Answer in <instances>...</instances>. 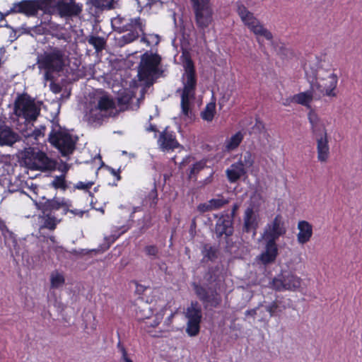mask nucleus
I'll list each match as a JSON object with an SVG mask.
<instances>
[{
	"instance_id": "61",
	"label": "nucleus",
	"mask_w": 362,
	"mask_h": 362,
	"mask_svg": "<svg viewBox=\"0 0 362 362\" xmlns=\"http://www.w3.org/2000/svg\"><path fill=\"white\" fill-rule=\"evenodd\" d=\"M147 132H153L155 133L159 132V131L157 129L156 125H153L152 124H150L149 127L146 128Z\"/></svg>"
},
{
	"instance_id": "26",
	"label": "nucleus",
	"mask_w": 362,
	"mask_h": 362,
	"mask_svg": "<svg viewBox=\"0 0 362 362\" xmlns=\"http://www.w3.org/2000/svg\"><path fill=\"white\" fill-rule=\"evenodd\" d=\"M314 92L315 90L310 88V90L295 94L291 97V102L301 105L310 110L312 109L310 104L313 100Z\"/></svg>"
},
{
	"instance_id": "59",
	"label": "nucleus",
	"mask_w": 362,
	"mask_h": 362,
	"mask_svg": "<svg viewBox=\"0 0 362 362\" xmlns=\"http://www.w3.org/2000/svg\"><path fill=\"white\" fill-rule=\"evenodd\" d=\"M256 315H257V309L256 308L247 310L245 312V315H250V316L255 317Z\"/></svg>"
},
{
	"instance_id": "31",
	"label": "nucleus",
	"mask_w": 362,
	"mask_h": 362,
	"mask_svg": "<svg viewBox=\"0 0 362 362\" xmlns=\"http://www.w3.org/2000/svg\"><path fill=\"white\" fill-rule=\"evenodd\" d=\"M115 108V103L112 98L107 95H103L99 98L96 110L101 112H106Z\"/></svg>"
},
{
	"instance_id": "60",
	"label": "nucleus",
	"mask_w": 362,
	"mask_h": 362,
	"mask_svg": "<svg viewBox=\"0 0 362 362\" xmlns=\"http://www.w3.org/2000/svg\"><path fill=\"white\" fill-rule=\"evenodd\" d=\"M174 315H175V313H171L170 315L165 319V324H166L167 325H170L172 322Z\"/></svg>"
},
{
	"instance_id": "30",
	"label": "nucleus",
	"mask_w": 362,
	"mask_h": 362,
	"mask_svg": "<svg viewBox=\"0 0 362 362\" xmlns=\"http://www.w3.org/2000/svg\"><path fill=\"white\" fill-rule=\"evenodd\" d=\"M244 139V134L241 131L237 132L225 142V149L228 152L235 150L242 143Z\"/></svg>"
},
{
	"instance_id": "23",
	"label": "nucleus",
	"mask_w": 362,
	"mask_h": 362,
	"mask_svg": "<svg viewBox=\"0 0 362 362\" xmlns=\"http://www.w3.org/2000/svg\"><path fill=\"white\" fill-rule=\"evenodd\" d=\"M317 143V160L320 163H326L330 156V149L327 133L320 135L315 138Z\"/></svg>"
},
{
	"instance_id": "29",
	"label": "nucleus",
	"mask_w": 362,
	"mask_h": 362,
	"mask_svg": "<svg viewBox=\"0 0 362 362\" xmlns=\"http://www.w3.org/2000/svg\"><path fill=\"white\" fill-rule=\"evenodd\" d=\"M122 30L125 32L139 31L141 33H144L145 24L142 23L140 17L130 18L129 22L123 25Z\"/></svg>"
},
{
	"instance_id": "25",
	"label": "nucleus",
	"mask_w": 362,
	"mask_h": 362,
	"mask_svg": "<svg viewBox=\"0 0 362 362\" xmlns=\"http://www.w3.org/2000/svg\"><path fill=\"white\" fill-rule=\"evenodd\" d=\"M308 119L310 124V128L313 134L316 137L323 135L327 132L324 124L320 120L315 111L311 109L308 113Z\"/></svg>"
},
{
	"instance_id": "40",
	"label": "nucleus",
	"mask_w": 362,
	"mask_h": 362,
	"mask_svg": "<svg viewBox=\"0 0 362 362\" xmlns=\"http://www.w3.org/2000/svg\"><path fill=\"white\" fill-rule=\"evenodd\" d=\"M200 324L198 322H187L186 333L189 337H195L199 334L200 332Z\"/></svg>"
},
{
	"instance_id": "6",
	"label": "nucleus",
	"mask_w": 362,
	"mask_h": 362,
	"mask_svg": "<svg viewBox=\"0 0 362 362\" xmlns=\"http://www.w3.org/2000/svg\"><path fill=\"white\" fill-rule=\"evenodd\" d=\"M48 141L63 156L72 154L76 148V141L72 135L67 129L62 128L58 122L52 123Z\"/></svg>"
},
{
	"instance_id": "54",
	"label": "nucleus",
	"mask_w": 362,
	"mask_h": 362,
	"mask_svg": "<svg viewBox=\"0 0 362 362\" xmlns=\"http://www.w3.org/2000/svg\"><path fill=\"white\" fill-rule=\"evenodd\" d=\"M0 230L4 236V238H6V233H8L9 229L6 226V223L4 221L0 218Z\"/></svg>"
},
{
	"instance_id": "50",
	"label": "nucleus",
	"mask_w": 362,
	"mask_h": 362,
	"mask_svg": "<svg viewBox=\"0 0 362 362\" xmlns=\"http://www.w3.org/2000/svg\"><path fill=\"white\" fill-rule=\"evenodd\" d=\"M46 131L45 126L41 125L39 128H36L33 132V136L35 139H37L40 137L44 136Z\"/></svg>"
},
{
	"instance_id": "17",
	"label": "nucleus",
	"mask_w": 362,
	"mask_h": 362,
	"mask_svg": "<svg viewBox=\"0 0 362 362\" xmlns=\"http://www.w3.org/2000/svg\"><path fill=\"white\" fill-rule=\"evenodd\" d=\"M234 232L233 221L229 214L223 213L218 218L214 228V233L219 240L224 238L226 240L233 235Z\"/></svg>"
},
{
	"instance_id": "45",
	"label": "nucleus",
	"mask_w": 362,
	"mask_h": 362,
	"mask_svg": "<svg viewBox=\"0 0 362 362\" xmlns=\"http://www.w3.org/2000/svg\"><path fill=\"white\" fill-rule=\"evenodd\" d=\"M117 346L119 351L121 353V358H119V362H133L132 359L128 354L127 349L120 341L118 342Z\"/></svg>"
},
{
	"instance_id": "58",
	"label": "nucleus",
	"mask_w": 362,
	"mask_h": 362,
	"mask_svg": "<svg viewBox=\"0 0 362 362\" xmlns=\"http://www.w3.org/2000/svg\"><path fill=\"white\" fill-rule=\"evenodd\" d=\"M148 39L150 40L151 42H152V45H158L160 42V38L158 35L150 34L148 35Z\"/></svg>"
},
{
	"instance_id": "9",
	"label": "nucleus",
	"mask_w": 362,
	"mask_h": 362,
	"mask_svg": "<svg viewBox=\"0 0 362 362\" xmlns=\"http://www.w3.org/2000/svg\"><path fill=\"white\" fill-rule=\"evenodd\" d=\"M48 4L47 14L49 16L71 18L78 16L83 11V4L76 0H48Z\"/></svg>"
},
{
	"instance_id": "35",
	"label": "nucleus",
	"mask_w": 362,
	"mask_h": 362,
	"mask_svg": "<svg viewBox=\"0 0 362 362\" xmlns=\"http://www.w3.org/2000/svg\"><path fill=\"white\" fill-rule=\"evenodd\" d=\"M50 185L55 189H61L64 192L66 191L68 188L64 175L54 177Z\"/></svg>"
},
{
	"instance_id": "49",
	"label": "nucleus",
	"mask_w": 362,
	"mask_h": 362,
	"mask_svg": "<svg viewBox=\"0 0 362 362\" xmlns=\"http://www.w3.org/2000/svg\"><path fill=\"white\" fill-rule=\"evenodd\" d=\"M94 185V182L93 181H88L86 182H78L75 185V188L78 189H83L85 191H89V189L92 187V186Z\"/></svg>"
},
{
	"instance_id": "39",
	"label": "nucleus",
	"mask_w": 362,
	"mask_h": 362,
	"mask_svg": "<svg viewBox=\"0 0 362 362\" xmlns=\"http://www.w3.org/2000/svg\"><path fill=\"white\" fill-rule=\"evenodd\" d=\"M57 200L59 203H65L67 205L68 213L72 214L74 216H77L79 217H83L84 214V211L80 209H71L72 206V202L69 199H67L64 197H57Z\"/></svg>"
},
{
	"instance_id": "24",
	"label": "nucleus",
	"mask_w": 362,
	"mask_h": 362,
	"mask_svg": "<svg viewBox=\"0 0 362 362\" xmlns=\"http://www.w3.org/2000/svg\"><path fill=\"white\" fill-rule=\"evenodd\" d=\"M297 242L300 245H305L308 243L313 235V226L308 221L302 220L298 222Z\"/></svg>"
},
{
	"instance_id": "56",
	"label": "nucleus",
	"mask_w": 362,
	"mask_h": 362,
	"mask_svg": "<svg viewBox=\"0 0 362 362\" xmlns=\"http://www.w3.org/2000/svg\"><path fill=\"white\" fill-rule=\"evenodd\" d=\"M107 168L110 172V173L116 177L117 181L121 180L120 170H115L114 168H111L110 166H107Z\"/></svg>"
},
{
	"instance_id": "15",
	"label": "nucleus",
	"mask_w": 362,
	"mask_h": 362,
	"mask_svg": "<svg viewBox=\"0 0 362 362\" xmlns=\"http://www.w3.org/2000/svg\"><path fill=\"white\" fill-rule=\"evenodd\" d=\"M192 287L198 298L204 303L214 308L218 307L221 303V296L216 288L206 289L203 286L193 283Z\"/></svg>"
},
{
	"instance_id": "53",
	"label": "nucleus",
	"mask_w": 362,
	"mask_h": 362,
	"mask_svg": "<svg viewBox=\"0 0 362 362\" xmlns=\"http://www.w3.org/2000/svg\"><path fill=\"white\" fill-rule=\"evenodd\" d=\"M279 308V305L276 301H273L270 305H269L266 310L270 314L271 316H273L276 314V310Z\"/></svg>"
},
{
	"instance_id": "57",
	"label": "nucleus",
	"mask_w": 362,
	"mask_h": 362,
	"mask_svg": "<svg viewBox=\"0 0 362 362\" xmlns=\"http://www.w3.org/2000/svg\"><path fill=\"white\" fill-rule=\"evenodd\" d=\"M141 42L146 44L147 46L152 45V42H151L150 40L148 39V35H146L145 33V30L144 31V33H141Z\"/></svg>"
},
{
	"instance_id": "63",
	"label": "nucleus",
	"mask_w": 362,
	"mask_h": 362,
	"mask_svg": "<svg viewBox=\"0 0 362 362\" xmlns=\"http://www.w3.org/2000/svg\"><path fill=\"white\" fill-rule=\"evenodd\" d=\"M290 99H291V97H290L289 98H287V99H286V102H285V103H284V105H289V103H291Z\"/></svg>"
},
{
	"instance_id": "33",
	"label": "nucleus",
	"mask_w": 362,
	"mask_h": 362,
	"mask_svg": "<svg viewBox=\"0 0 362 362\" xmlns=\"http://www.w3.org/2000/svg\"><path fill=\"white\" fill-rule=\"evenodd\" d=\"M204 258L208 260L214 261L217 258L218 249L210 244H204L202 250Z\"/></svg>"
},
{
	"instance_id": "8",
	"label": "nucleus",
	"mask_w": 362,
	"mask_h": 362,
	"mask_svg": "<svg viewBox=\"0 0 362 362\" xmlns=\"http://www.w3.org/2000/svg\"><path fill=\"white\" fill-rule=\"evenodd\" d=\"M235 6L238 15L250 32L257 37H264L267 40L273 39L272 33L264 27L259 20L241 1H237Z\"/></svg>"
},
{
	"instance_id": "10",
	"label": "nucleus",
	"mask_w": 362,
	"mask_h": 362,
	"mask_svg": "<svg viewBox=\"0 0 362 362\" xmlns=\"http://www.w3.org/2000/svg\"><path fill=\"white\" fill-rule=\"evenodd\" d=\"M48 0H21L13 4L6 15L21 13L26 17H36L40 11L47 14Z\"/></svg>"
},
{
	"instance_id": "22",
	"label": "nucleus",
	"mask_w": 362,
	"mask_h": 362,
	"mask_svg": "<svg viewBox=\"0 0 362 362\" xmlns=\"http://www.w3.org/2000/svg\"><path fill=\"white\" fill-rule=\"evenodd\" d=\"M264 240L265 241V250L260 254L259 259L263 264L267 265L275 262L279 255V249L276 241L268 239Z\"/></svg>"
},
{
	"instance_id": "55",
	"label": "nucleus",
	"mask_w": 362,
	"mask_h": 362,
	"mask_svg": "<svg viewBox=\"0 0 362 362\" xmlns=\"http://www.w3.org/2000/svg\"><path fill=\"white\" fill-rule=\"evenodd\" d=\"M239 207H240V204L238 203L233 204V205L232 206L231 212H230V214H229V217H231V220L233 221L234 220V218L235 217L237 211L238 210Z\"/></svg>"
},
{
	"instance_id": "36",
	"label": "nucleus",
	"mask_w": 362,
	"mask_h": 362,
	"mask_svg": "<svg viewBox=\"0 0 362 362\" xmlns=\"http://www.w3.org/2000/svg\"><path fill=\"white\" fill-rule=\"evenodd\" d=\"M206 167V162L199 160L194 163L189 168L188 173V179H196L197 174Z\"/></svg>"
},
{
	"instance_id": "13",
	"label": "nucleus",
	"mask_w": 362,
	"mask_h": 362,
	"mask_svg": "<svg viewBox=\"0 0 362 362\" xmlns=\"http://www.w3.org/2000/svg\"><path fill=\"white\" fill-rule=\"evenodd\" d=\"M301 279L291 272H282L272 281V288L277 291H296L300 287Z\"/></svg>"
},
{
	"instance_id": "19",
	"label": "nucleus",
	"mask_w": 362,
	"mask_h": 362,
	"mask_svg": "<svg viewBox=\"0 0 362 362\" xmlns=\"http://www.w3.org/2000/svg\"><path fill=\"white\" fill-rule=\"evenodd\" d=\"M157 143L160 149L163 151H174L180 146L175 132L170 130L168 127L159 132Z\"/></svg>"
},
{
	"instance_id": "43",
	"label": "nucleus",
	"mask_w": 362,
	"mask_h": 362,
	"mask_svg": "<svg viewBox=\"0 0 362 362\" xmlns=\"http://www.w3.org/2000/svg\"><path fill=\"white\" fill-rule=\"evenodd\" d=\"M146 199L149 201L151 207H155L156 206L158 201V191L155 183L153 184V189H151L148 194L147 195Z\"/></svg>"
},
{
	"instance_id": "51",
	"label": "nucleus",
	"mask_w": 362,
	"mask_h": 362,
	"mask_svg": "<svg viewBox=\"0 0 362 362\" xmlns=\"http://www.w3.org/2000/svg\"><path fill=\"white\" fill-rule=\"evenodd\" d=\"M197 210L200 213H205V212H208V211H212L211 207L210 206V203H209V201L207 202H205V203L199 204L197 206Z\"/></svg>"
},
{
	"instance_id": "41",
	"label": "nucleus",
	"mask_w": 362,
	"mask_h": 362,
	"mask_svg": "<svg viewBox=\"0 0 362 362\" xmlns=\"http://www.w3.org/2000/svg\"><path fill=\"white\" fill-rule=\"evenodd\" d=\"M238 161H241L243 168L245 169L250 168L255 163V157L250 151H246L243 158H240Z\"/></svg>"
},
{
	"instance_id": "38",
	"label": "nucleus",
	"mask_w": 362,
	"mask_h": 362,
	"mask_svg": "<svg viewBox=\"0 0 362 362\" xmlns=\"http://www.w3.org/2000/svg\"><path fill=\"white\" fill-rule=\"evenodd\" d=\"M136 314L138 320L142 321L143 322L144 321H146L150 318V316L152 314V311L150 306L145 305V307L142 308L138 307V308L136 310Z\"/></svg>"
},
{
	"instance_id": "32",
	"label": "nucleus",
	"mask_w": 362,
	"mask_h": 362,
	"mask_svg": "<svg viewBox=\"0 0 362 362\" xmlns=\"http://www.w3.org/2000/svg\"><path fill=\"white\" fill-rule=\"evenodd\" d=\"M216 114V103L211 102L206 104L204 110L202 111L200 115L203 120L208 122H211Z\"/></svg>"
},
{
	"instance_id": "34",
	"label": "nucleus",
	"mask_w": 362,
	"mask_h": 362,
	"mask_svg": "<svg viewBox=\"0 0 362 362\" xmlns=\"http://www.w3.org/2000/svg\"><path fill=\"white\" fill-rule=\"evenodd\" d=\"M212 211L223 208L229 203V199L225 198L222 194H218L216 198L209 200Z\"/></svg>"
},
{
	"instance_id": "64",
	"label": "nucleus",
	"mask_w": 362,
	"mask_h": 362,
	"mask_svg": "<svg viewBox=\"0 0 362 362\" xmlns=\"http://www.w3.org/2000/svg\"><path fill=\"white\" fill-rule=\"evenodd\" d=\"M110 247V245H107L105 250H107Z\"/></svg>"
},
{
	"instance_id": "14",
	"label": "nucleus",
	"mask_w": 362,
	"mask_h": 362,
	"mask_svg": "<svg viewBox=\"0 0 362 362\" xmlns=\"http://www.w3.org/2000/svg\"><path fill=\"white\" fill-rule=\"evenodd\" d=\"M286 226L281 214H278L272 221L268 223L264 230L263 239L277 241L286 233Z\"/></svg>"
},
{
	"instance_id": "46",
	"label": "nucleus",
	"mask_w": 362,
	"mask_h": 362,
	"mask_svg": "<svg viewBox=\"0 0 362 362\" xmlns=\"http://www.w3.org/2000/svg\"><path fill=\"white\" fill-rule=\"evenodd\" d=\"M139 31L128 32L122 37V41L124 44H129L139 38Z\"/></svg>"
},
{
	"instance_id": "16",
	"label": "nucleus",
	"mask_w": 362,
	"mask_h": 362,
	"mask_svg": "<svg viewBox=\"0 0 362 362\" xmlns=\"http://www.w3.org/2000/svg\"><path fill=\"white\" fill-rule=\"evenodd\" d=\"M28 159V165L31 169L46 171L55 168V162L49 158L43 151H37L35 152L32 151L30 156Z\"/></svg>"
},
{
	"instance_id": "4",
	"label": "nucleus",
	"mask_w": 362,
	"mask_h": 362,
	"mask_svg": "<svg viewBox=\"0 0 362 362\" xmlns=\"http://www.w3.org/2000/svg\"><path fill=\"white\" fill-rule=\"evenodd\" d=\"M45 201L40 202L37 208L41 214L39 215L40 232L47 229L49 231H54L59 223L62 221V218H59L56 214L57 211L61 210L62 216L68 214L67 205L65 203H59L57 200V197L52 199H44Z\"/></svg>"
},
{
	"instance_id": "47",
	"label": "nucleus",
	"mask_w": 362,
	"mask_h": 362,
	"mask_svg": "<svg viewBox=\"0 0 362 362\" xmlns=\"http://www.w3.org/2000/svg\"><path fill=\"white\" fill-rule=\"evenodd\" d=\"M4 238V243L6 246L11 247L13 246L15 247L17 245V240L16 238V236L13 232L11 230H8V233H6V239Z\"/></svg>"
},
{
	"instance_id": "12",
	"label": "nucleus",
	"mask_w": 362,
	"mask_h": 362,
	"mask_svg": "<svg viewBox=\"0 0 362 362\" xmlns=\"http://www.w3.org/2000/svg\"><path fill=\"white\" fill-rule=\"evenodd\" d=\"M197 26L205 29L213 21V8L210 0H190Z\"/></svg>"
},
{
	"instance_id": "18",
	"label": "nucleus",
	"mask_w": 362,
	"mask_h": 362,
	"mask_svg": "<svg viewBox=\"0 0 362 362\" xmlns=\"http://www.w3.org/2000/svg\"><path fill=\"white\" fill-rule=\"evenodd\" d=\"M167 307H163L159 311H158L153 320L148 318L147 320L144 321L141 324V329L147 332L151 337L154 338H159L163 337L164 331L162 329L153 330L154 328L157 327L162 322Z\"/></svg>"
},
{
	"instance_id": "5",
	"label": "nucleus",
	"mask_w": 362,
	"mask_h": 362,
	"mask_svg": "<svg viewBox=\"0 0 362 362\" xmlns=\"http://www.w3.org/2000/svg\"><path fill=\"white\" fill-rule=\"evenodd\" d=\"M41 108L26 93H18L13 103V113L18 117L23 119L25 123L29 124L37 120Z\"/></svg>"
},
{
	"instance_id": "2",
	"label": "nucleus",
	"mask_w": 362,
	"mask_h": 362,
	"mask_svg": "<svg viewBox=\"0 0 362 362\" xmlns=\"http://www.w3.org/2000/svg\"><path fill=\"white\" fill-rule=\"evenodd\" d=\"M310 64L305 63L304 70L306 77L310 84V88L320 93L323 96L335 98L337 95V84L339 78L334 71L319 69L311 71L310 74L308 69Z\"/></svg>"
},
{
	"instance_id": "44",
	"label": "nucleus",
	"mask_w": 362,
	"mask_h": 362,
	"mask_svg": "<svg viewBox=\"0 0 362 362\" xmlns=\"http://www.w3.org/2000/svg\"><path fill=\"white\" fill-rule=\"evenodd\" d=\"M50 281L52 288H58L64 284L65 279L62 274L57 273L52 274Z\"/></svg>"
},
{
	"instance_id": "28",
	"label": "nucleus",
	"mask_w": 362,
	"mask_h": 362,
	"mask_svg": "<svg viewBox=\"0 0 362 362\" xmlns=\"http://www.w3.org/2000/svg\"><path fill=\"white\" fill-rule=\"evenodd\" d=\"M188 322H201L202 319V307L197 301H192L185 312Z\"/></svg>"
},
{
	"instance_id": "20",
	"label": "nucleus",
	"mask_w": 362,
	"mask_h": 362,
	"mask_svg": "<svg viewBox=\"0 0 362 362\" xmlns=\"http://www.w3.org/2000/svg\"><path fill=\"white\" fill-rule=\"evenodd\" d=\"M21 139L20 135L6 122L0 123V146H12Z\"/></svg>"
},
{
	"instance_id": "52",
	"label": "nucleus",
	"mask_w": 362,
	"mask_h": 362,
	"mask_svg": "<svg viewBox=\"0 0 362 362\" xmlns=\"http://www.w3.org/2000/svg\"><path fill=\"white\" fill-rule=\"evenodd\" d=\"M50 82L49 88L52 93L57 94L62 91V87L59 83L54 82V79L49 81Z\"/></svg>"
},
{
	"instance_id": "27",
	"label": "nucleus",
	"mask_w": 362,
	"mask_h": 362,
	"mask_svg": "<svg viewBox=\"0 0 362 362\" xmlns=\"http://www.w3.org/2000/svg\"><path fill=\"white\" fill-rule=\"evenodd\" d=\"M246 173L247 170L243 168L241 161H237L233 163L230 167L226 170V175L230 183L236 182Z\"/></svg>"
},
{
	"instance_id": "62",
	"label": "nucleus",
	"mask_w": 362,
	"mask_h": 362,
	"mask_svg": "<svg viewBox=\"0 0 362 362\" xmlns=\"http://www.w3.org/2000/svg\"><path fill=\"white\" fill-rule=\"evenodd\" d=\"M47 238L50 240V242L53 244L56 243H57V240H56V238L55 236L54 235H49L47 237Z\"/></svg>"
},
{
	"instance_id": "37",
	"label": "nucleus",
	"mask_w": 362,
	"mask_h": 362,
	"mask_svg": "<svg viewBox=\"0 0 362 362\" xmlns=\"http://www.w3.org/2000/svg\"><path fill=\"white\" fill-rule=\"evenodd\" d=\"M88 43L93 46L96 52H101L105 46L106 42L103 37L90 36Z\"/></svg>"
},
{
	"instance_id": "3",
	"label": "nucleus",
	"mask_w": 362,
	"mask_h": 362,
	"mask_svg": "<svg viewBox=\"0 0 362 362\" xmlns=\"http://www.w3.org/2000/svg\"><path fill=\"white\" fill-rule=\"evenodd\" d=\"M36 64L45 81L54 80V74L62 72L66 66L65 52L58 47H49L37 56Z\"/></svg>"
},
{
	"instance_id": "48",
	"label": "nucleus",
	"mask_w": 362,
	"mask_h": 362,
	"mask_svg": "<svg viewBox=\"0 0 362 362\" xmlns=\"http://www.w3.org/2000/svg\"><path fill=\"white\" fill-rule=\"evenodd\" d=\"M98 110H91L88 115V119L91 122L99 123L103 121V115L100 112H96Z\"/></svg>"
},
{
	"instance_id": "21",
	"label": "nucleus",
	"mask_w": 362,
	"mask_h": 362,
	"mask_svg": "<svg viewBox=\"0 0 362 362\" xmlns=\"http://www.w3.org/2000/svg\"><path fill=\"white\" fill-rule=\"evenodd\" d=\"M259 214L252 206L247 207L243 215V231L246 233H252L255 235L259 226Z\"/></svg>"
},
{
	"instance_id": "11",
	"label": "nucleus",
	"mask_w": 362,
	"mask_h": 362,
	"mask_svg": "<svg viewBox=\"0 0 362 362\" xmlns=\"http://www.w3.org/2000/svg\"><path fill=\"white\" fill-rule=\"evenodd\" d=\"M161 57L157 53L145 52L141 57L138 76L141 81H147L159 74Z\"/></svg>"
},
{
	"instance_id": "1",
	"label": "nucleus",
	"mask_w": 362,
	"mask_h": 362,
	"mask_svg": "<svg viewBox=\"0 0 362 362\" xmlns=\"http://www.w3.org/2000/svg\"><path fill=\"white\" fill-rule=\"evenodd\" d=\"M183 67L185 71L182 76L183 88L182 90H177V92L181 91V115H182L185 119L192 120L194 115L192 110L191 101L195 99L197 77L194 62L189 56L185 57L183 62Z\"/></svg>"
},
{
	"instance_id": "7",
	"label": "nucleus",
	"mask_w": 362,
	"mask_h": 362,
	"mask_svg": "<svg viewBox=\"0 0 362 362\" xmlns=\"http://www.w3.org/2000/svg\"><path fill=\"white\" fill-rule=\"evenodd\" d=\"M235 6L238 15L250 32L257 37H264L267 40L273 39L272 33L264 27L259 20L241 1H237Z\"/></svg>"
},
{
	"instance_id": "42",
	"label": "nucleus",
	"mask_w": 362,
	"mask_h": 362,
	"mask_svg": "<svg viewBox=\"0 0 362 362\" xmlns=\"http://www.w3.org/2000/svg\"><path fill=\"white\" fill-rule=\"evenodd\" d=\"M144 251L145 254L151 259H156L158 258L159 249L155 245H148L145 246Z\"/></svg>"
}]
</instances>
